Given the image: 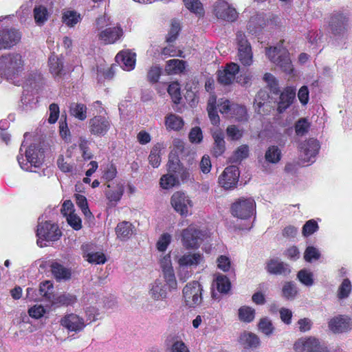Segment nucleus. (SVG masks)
I'll return each mask as SVG.
<instances>
[{"label": "nucleus", "instance_id": "nucleus-1", "mask_svg": "<svg viewBox=\"0 0 352 352\" xmlns=\"http://www.w3.org/2000/svg\"><path fill=\"white\" fill-rule=\"evenodd\" d=\"M25 59L16 52H10L0 56V76L8 80L19 76L24 70Z\"/></svg>", "mask_w": 352, "mask_h": 352}, {"label": "nucleus", "instance_id": "nucleus-2", "mask_svg": "<svg viewBox=\"0 0 352 352\" xmlns=\"http://www.w3.org/2000/svg\"><path fill=\"white\" fill-rule=\"evenodd\" d=\"M266 55L270 61L278 66L284 72L291 74L293 72L294 67L289 52L283 46V41L273 47L267 48Z\"/></svg>", "mask_w": 352, "mask_h": 352}, {"label": "nucleus", "instance_id": "nucleus-3", "mask_svg": "<svg viewBox=\"0 0 352 352\" xmlns=\"http://www.w3.org/2000/svg\"><path fill=\"white\" fill-rule=\"evenodd\" d=\"M37 245L41 248L47 246V242L59 239L61 232L58 226L50 221L39 223L36 230Z\"/></svg>", "mask_w": 352, "mask_h": 352}, {"label": "nucleus", "instance_id": "nucleus-4", "mask_svg": "<svg viewBox=\"0 0 352 352\" xmlns=\"http://www.w3.org/2000/svg\"><path fill=\"white\" fill-rule=\"evenodd\" d=\"M202 285L196 280L188 283L182 289V297L186 306L195 308L203 300Z\"/></svg>", "mask_w": 352, "mask_h": 352}, {"label": "nucleus", "instance_id": "nucleus-5", "mask_svg": "<svg viewBox=\"0 0 352 352\" xmlns=\"http://www.w3.org/2000/svg\"><path fill=\"white\" fill-rule=\"evenodd\" d=\"M43 159V151L35 145H30L25 151V158L22 155L17 157L21 168L31 172L34 171L32 167L36 168L42 164Z\"/></svg>", "mask_w": 352, "mask_h": 352}, {"label": "nucleus", "instance_id": "nucleus-6", "mask_svg": "<svg viewBox=\"0 0 352 352\" xmlns=\"http://www.w3.org/2000/svg\"><path fill=\"white\" fill-rule=\"evenodd\" d=\"M350 22V15L348 12H335L330 16L329 28L335 36L342 37L348 32Z\"/></svg>", "mask_w": 352, "mask_h": 352}, {"label": "nucleus", "instance_id": "nucleus-7", "mask_svg": "<svg viewBox=\"0 0 352 352\" xmlns=\"http://www.w3.org/2000/svg\"><path fill=\"white\" fill-rule=\"evenodd\" d=\"M256 203L252 198H239L231 206L232 214L241 219H247L254 213Z\"/></svg>", "mask_w": 352, "mask_h": 352}, {"label": "nucleus", "instance_id": "nucleus-8", "mask_svg": "<svg viewBox=\"0 0 352 352\" xmlns=\"http://www.w3.org/2000/svg\"><path fill=\"white\" fill-rule=\"evenodd\" d=\"M204 236V232L192 224L181 232L182 243L186 249L198 248Z\"/></svg>", "mask_w": 352, "mask_h": 352}, {"label": "nucleus", "instance_id": "nucleus-9", "mask_svg": "<svg viewBox=\"0 0 352 352\" xmlns=\"http://www.w3.org/2000/svg\"><path fill=\"white\" fill-rule=\"evenodd\" d=\"M170 205L181 216L187 217L192 214L193 202L190 197L182 191H177L172 195Z\"/></svg>", "mask_w": 352, "mask_h": 352}, {"label": "nucleus", "instance_id": "nucleus-10", "mask_svg": "<svg viewBox=\"0 0 352 352\" xmlns=\"http://www.w3.org/2000/svg\"><path fill=\"white\" fill-rule=\"evenodd\" d=\"M111 123L108 117L96 116L88 122L89 131L91 135L98 137L104 136L109 131Z\"/></svg>", "mask_w": 352, "mask_h": 352}, {"label": "nucleus", "instance_id": "nucleus-11", "mask_svg": "<svg viewBox=\"0 0 352 352\" xmlns=\"http://www.w3.org/2000/svg\"><path fill=\"white\" fill-rule=\"evenodd\" d=\"M296 352H330L315 338L298 339L294 345Z\"/></svg>", "mask_w": 352, "mask_h": 352}, {"label": "nucleus", "instance_id": "nucleus-12", "mask_svg": "<svg viewBox=\"0 0 352 352\" xmlns=\"http://www.w3.org/2000/svg\"><path fill=\"white\" fill-rule=\"evenodd\" d=\"M239 175V170L236 166H228L219 177V184L226 190L232 189L236 186Z\"/></svg>", "mask_w": 352, "mask_h": 352}, {"label": "nucleus", "instance_id": "nucleus-13", "mask_svg": "<svg viewBox=\"0 0 352 352\" xmlns=\"http://www.w3.org/2000/svg\"><path fill=\"white\" fill-rule=\"evenodd\" d=\"M238 42V57L240 62L245 66H249L252 63V52L250 43L242 32H238L236 34Z\"/></svg>", "mask_w": 352, "mask_h": 352}, {"label": "nucleus", "instance_id": "nucleus-14", "mask_svg": "<svg viewBox=\"0 0 352 352\" xmlns=\"http://www.w3.org/2000/svg\"><path fill=\"white\" fill-rule=\"evenodd\" d=\"M148 296L151 299L159 302L160 308L165 307L164 300L167 297L166 284L161 280H155L149 285Z\"/></svg>", "mask_w": 352, "mask_h": 352}, {"label": "nucleus", "instance_id": "nucleus-15", "mask_svg": "<svg viewBox=\"0 0 352 352\" xmlns=\"http://www.w3.org/2000/svg\"><path fill=\"white\" fill-rule=\"evenodd\" d=\"M320 149L319 142L314 138L301 143L300 146V159L303 162H313Z\"/></svg>", "mask_w": 352, "mask_h": 352}, {"label": "nucleus", "instance_id": "nucleus-16", "mask_svg": "<svg viewBox=\"0 0 352 352\" xmlns=\"http://www.w3.org/2000/svg\"><path fill=\"white\" fill-rule=\"evenodd\" d=\"M20 38L21 34L18 31L3 27L0 20V49L12 47L19 41Z\"/></svg>", "mask_w": 352, "mask_h": 352}, {"label": "nucleus", "instance_id": "nucleus-17", "mask_svg": "<svg viewBox=\"0 0 352 352\" xmlns=\"http://www.w3.org/2000/svg\"><path fill=\"white\" fill-rule=\"evenodd\" d=\"M214 13L220 19L234 21L238 17L235 8L225 1H219L214 6Z\"/></svg>", "mask_w": 352, "mask_h": 352}, {"label": "nucleus", "instance_id": "nucleus-18", "mask_svg": "<svg viewBox=\"0 0 352 352\" xmlns=\"http://www.w3.org/2000/svg\"><path fill=\"white\" fill-rule=\"evenodd\" d=\"M60 324L69 331L75 333L82 331L86 327L84 318L75 314H67L63 317Z\"/></svg>", "mask_w": 352, "mask_h": 352}, {"label": "nucleus", "instance_id": "nucleus-19", "mask_svg": "<svg viewBox=\"0 0 352 352\" xmlns=\"http://www.w3.org/2000/svg\"><path fill=\"white\" fill-rule=\"evenodd\" d=\"M204 262V254L200 252H186L178 256L177 263L179 267L195 268Z\"/></svg>", "mask_w": 352, "mask_h": 352}, {"label": "nucleus", "instance_id": "nucleus-20", "mask_svg": "<svg viewBox=\"0 0 352 352\" xmlns=\"http://www.w3.org/2000/svg\"><path fill=\"white\" fill-rule=\"evenodd\" d=\"M160 264L163 271L164 278L166 279L169 287L171 289H175L177 287V281L170 254L163 256L160 260Z\"/></svg>", "mask_w": 352, "mask_h": 352}, {"label": "nucleus", "instance_id": "nucleus-21", "mask_svg": "<svg viewBox=\"0 0 352 352\" xmlns=\"http://www.w3.org/2000/svg\"><path fill=\"white\" fill-rule=\"evenodd\" d=\"M239 72V66L234 63H230L226 65L223 70L217 72L218 82L223 85L232 84L236 78V75Z\"/></svg>", "mask_w": 352, "mask_h": 352}, {"label": "nucleus", "instance_id": "nucleus-22", "mask_svg": "<svg viewBox=\"0 0 352 352\" xmlns=\"http://www.w3.org/2000/svg\"><path fill=\"white\" fill-rule=\"evenodd\" d=\"M116 62L126 71H131L135 68L136 54L129 50L120 52L116 56Z\"/></svg>", "mask_w": 352, "mask_h": 352}, {"label": "nucleus", "instance_id": "nucleus-23", "mask_svg": "<svg viewBox=\"0 0 352 352\" xmlns=\"http://www.w3.org/2000/svg\"><path fill=\"white\" fill-rule=\"evenodd\" d=\"M329 327L336 333L347 331L351 328V319L346 316H336L329 322Z\"/></svg>", "mask_w": 352, "mask_h": 352}, {"label": "nucleus", "instance_id": "nucleus-24", "mask_svg": "<svg viewBox=\"0 0 352 352\" xmlns=\"http://www.w3.org/2000/svg\"><path fill=\"white\" fill-rule=\"evenodd\" d=\"M296 98V89L292 87H286L280 94L278 102L277 110L279 113L285 111L294 102Z\"/></svg>", "mask_w": 352, "mask_h": 352}, {"label": "nucleus", "instance_id": "nucleus-25", "mask_svg": "<svg viewBox=\"0 0 352 352\" xmlns=\"http://www.w3.org/2000/svg\"><path fill=\"white\" fill-rule=\"evenodd\" d=\"M266 270L268 273L275 275L287 276L291 270L288 264L278 259H271L267 263Z\"/></svg>", "mask_w": 352, "mask_h": 352}, {"label": "nucleus", "instance_id": "nucleus-26", "mask_svg": "<svg viewBox=\"0 0 352 352\" xmlns=\"http://www.w3.org/2000/svg\"><path fill=\"white\" fill-rule=\"evenodd\" d=\"M122 30L120 27L107 28L99 34V39L104 44L113 43L122 36Z\"/></svg>", "mask_w": 352, "mask_h": 352}, {"label": "nucleus", "instance_id": "nucleus-27", "mask_svg": "<svg viewBox=\"0 0 352 352\" xmlns=\"http://www.w3.org/2000/svg\"><path fill=\"white\" fill-rule=\"evenodd\" d=\"M134 226L129 221H122L117 225L116 232L117 237L121 241H126L135 233Z\"/></svg>", "mask_w": 352, "mask_h": 352}, {"label": "nucleus", "instance_id": "nucleus-28", "mask_svg": "<svg viewBox=\"0 0 352 352\" xmlns=\"http://www.w3.org/2000/svg\"><path fill=\"white\" fill-rule=\"evenodd\" d=\"M48 65L50 73L55 78H60L65 74L63 69V60L62 57L52 54L49 57Z\"/></svg>", "mask_w": 352, "mask_h": 352}, {"label": "nucleus", "instance_id": "nucleus-29", "mask_svg": "<svg viewBox=\"0 0 352 352\" xmlns=\"http://www.w3.org/2000/svg\"><path fill=\"white\" fill-rule=\"evenodd\" d=\"M212 138L214 141L212 153L215 157H219L226 150L224 134L222 131L216 130L212 133Z\"/></svg>", "mask_w": 352, "mask_h": 352}, {"label": "nucleus", "instance_id": "nucleus-30", "mask_svg": "<svg viewBox=\"0 0 352 352\" xmlns=\"http://www.w3.org/2000/svg\"><path fill=\"white\" fill-rule=\"evenodd\" d=\"M267 23L263 14H256L250 18L248 24V30L252 34H256L267 25Z\"/></svg>", "mask_w": 352, "mask_h": 352}, {"label": "nucleus", "instance_id": "nucleus-31", "mask_svg": "<svg viewBox=\"0 0 352 352\" xmlns=\"http://www.w3.org/2000/svg\"><path fill=\"white\" fill-rule=\"evenodd\" d=\"M51 271L54 277L58 281L66 280L71 277L70 270L58 263L52 264Z\"/></svg>", "mask_w": 352, "mask_h": 352}, {"label": "nucleus", "instance_id": "nucleus-32", "mask_svg": "<svg viewBox=\"0 0 352 352\" xmlns=\"http://www.w3.org/2000/svg\"><path fill=\"white\" fill-rule=\"evenodd\" d=\"M87 248L88 245L83 246V248ZM83 257L90 263L100 265L104 264L107 259L105 255L101 252H94L84 249Z\"/></svg>", "mask_w": 352, "mask_h": 352}, {"label": "nucleus", "instance_id": "nucleus-33", "mask_svg": "<svg viewBox=\"0 0 352 352\" xmlns=\"http://www.w3.org/2000/svg\"><path fill=\"white\" fill-rule=\"evenodd\" d=\"M239 342L245 349L256 348L260 343L259 338L252 333L244 332L239 338Z\"/></svg>", "mask_w": 352, "mask_h": 352}, {"label": "nucleus", "instance_id": "nucleus-34", "mask_svg": "<svg viewBox=\"0 0 352 352\" xmlns=\"http://www.w3.org/2000/svg\"><path fill=\"white\" fill-rule=\"evenodd\" d=\"M184 124L183 119L176 114L170 113L166 116L165 124L169 130L179 131L182 129Z\"/></svg>", "mask_w": 352, "mask_h": 352}, {"label": "nucleus", "instance_id": "nucleus-35", "mask_svg": "<svg viewBox=\"0 0 352 352\" xmlns=\"http://www.w3.org/2000/svg\"><path fill=\"white\" fill-rule=\"evenodd\" d=\"M33 14L35 23L39 26L43 25L50 16L47 8L41 5L34 7Z\"/></svg>", "mask_w": 352, "mask_h": 352}, {"label": "nucleus", "instance_id": "nucleus-36", "mask_svg": "<svg viewBox=\"0 0 352 352\" xmlns=\"http://www.w3.org/2000/svg\"><path fill=\"white\" fill-rule=\"evenodd\" d=\"M80 21V14L75 10H65L63 13L62 21L69 28L74 27Z\"/></svg>", "mask_w": 352, "mask_h": 352}, {"label": "nucleus", "instance_id": "nucleus-37", "mask_svg": "<svg viewBox=\"0 0 352 352\" xmlns=\"http://www.w3.org/2000/svg\"><path fill=\"white\" fill-rule=\"evenodd\" d=\"M69 113L79 120H85L87 118V107L81 103L72 102L69 105Z\"/></svg>", "mask_w": 352, "mask_h": 352}, {"label": "nucleus", "instance_id": "nucleus-38", "mask_svg": "<svg viewBox=\"0 0 352 352\" xmlns=\"http://www.w3.org/2000/svg\"><path fill=\"white\" fill-rule=\"evenodd\" d=\"M281 158V152L276 146H270L265 154V161L271 164H277Z\"/></svg>", "mask_w": 352, "mask_h": 352}, {"label": "nucleus", "instance_id": "nucleus-39", "mask_svg": "<svg viewBox=\"0 0 352 352\" xmlns=\"http://www.w3.org/2000/svg\"><path fill=\"white\" fill-rule=\"evenodd\" d=\"M185 62L179 59H171L167 61L166 70L168 74H178L185 69Z\"/></svg>", "mask_w": 352, "mask_h": 352}, {"label": "nucleus", "instance_id": "nucleus-40", "mask_svg": "<svg viewBox=\"0 0 352 352\" xmlns=\"http://www.w3.org/2000/svg\"><path fill=\"white\" fill-rule=\"evenodd\" d=\"M214 285L221 293H227L230 289V282L225 275L218 274L215 278Z\"/></svg>", "mask_w": 352, "mask_h": 352}, {"label": "nucleus", "instance_id": "nucleus-41", "mask_svg": "<svg viewBox=\"0 0 352 352\" xmlns=\"http://www.w3.org/2000/svg\"><path fill=\"white\" fill-rule=\"evenodd\" d=\"M255 317V310L248 306H243L239 309V318L244 322H252Z\"/></svg>", "mask_w": 352, "mask_h": 352}, {"label": "nucleus", "instance_id": "nucleus-42", "mask_svg": "<svg viewBox=\"0 0 352 352\" xmlns=\"http://www.w3.org/2000/svg\"><path fill=\"white\" fill-rule=\"evenodd\" d=\"M351 289L352 285L351 281L348 278H344L338 289V298L340 300L348 298L351 292Z\"/></svg>", "mask_w": 352, "mask_h": 352}, {"label": "nucleus", "instance_id": "nucleus-43", "mask_svg": "<svg viewBox=\"0 0 352 352\" xmlns=\"http://www.w3.org/2000/svg\"><path fill=\"white\" fill-rule=\"evenodd\" d=\"M162 148V145L157 144L153 146L151 149L150 155L148 156V160L151 165L157 168L160 166L161 162L160 152Z\"/></svg>", "mask_w": 352, "mask_h": 352}, {"label": "nucleus", "instance_id": "nucleus-44", "mask_svg": "<svg viewBox=\"0 0 352 352\" xmlns=\"http://www.w3.org/2000/svg\"><path fill=\"white\" fill-rule=\"evenodd\" d=\"M298 290L294 282H285L282 289V295L287 300L294 299L297 295Z\"/></svg>", "mask_w": 352, "mask_h": 352}, {"label": "nucleus", "instance_id": "nucleus-45", "mask_svg": "<svg viewBox=\"0 0 352 352\" xmlns=\"http://www.w3.org/2000/svg\"><path fill=\"white\" fill-rule=\"evenodd\" d=\"M249 155V147L248 145L243 144L237 148L234 152L233 155L230 157V162L232 163L239 162L243 159L248 157Z\"/></svg>", "mask_w": 352, "mask_h": 352}, {"label": "nucleus", "instance_id": "nucleus-46", "mask_svg": "<svg viewBox=\"0 0 352 352\" xmlns=\"http://www.w3.org/2000/svg\"><path fill=\"white\" fill-rule=\"evenodd\" d=\"M230 115L238 121H247L248 118L245 107L237 104H232Z\"/></svg>", "mask_w": 352, "mask_h": 352}, {"label": "nucleus", "instance_id": "nucleus-47", "mask_svg": "<svg viewBox=\"0 0 352 352\" xmlns=\"http://www.w3.org/2000/svg\"><path fill=\"white\" fill-rule=\"evenodd\" d=\"M184 5L190 12L201 16L204 15V8L201 3L198 0H183Z\"/></svg>", "mask_w": 352, "mask_h": 352}, {"label": "nucleus", "instance_id": "nucleus-48", "mask_svg": "<svg viewBox=\"0 0 352 352\" xmlns=\"http://www.w3.org/2000/svg\"><path fill=\"white\" fill-rule=\"evenodd\" d=\"M177 184L178 180L172 173L162 175L160 181V185L164 189H170Z\"/></svg>", "mask_w": 352, "mask_h": 352}, {"label": "nucleus", "instance_id": "nucleus-49", "mask_svg": "<svg viewBox=\"0 0 352 352\" xmlns=\"http://www.w3.org/2000/svg\"><path fill=\"white\" fill-rule=\"evenodd\" d=\"M76 205L80 208L82 213L87 217H91L92 214L88 207V204L86 197L80 194L75 195Z\"/></svg>", "mask_w": 352, "mask_h": 352}, {"label": "nucleus", "instance_id": "nucleus-50", "mask_svg": "<svg viewBox=\"0 0 352 352\" xmlns=\"http://www.w3.org/2000/svg\"><path fill=\"white\" fill-rule=\"evenodd\" d=\"M76 302V298L75 296L70 294H63L55 299L54 303L63 306H68L74 305Z\"/></svg>", "mask_w": 352, "mask_h": 352}, {"label": "nucleus", "instance_id": "nucleus-51", "mask_svg": "<svg viewBox=\"0 0 352 352\" xmlns=\"http://www.w3.org/2000/svg\"><path fill=\"white\" fill-rule=\"evenodd\" d=\"M172 236L168 233H163L160 236L157 243V249L160 252H165L171 242Z\"/></svg>", "mask_w": 352, "mask_h": 352}, {"label": "nucleus", "instance_id": "nucleus-52", "mask_svg": "<svg viewBox=\"0 0 352 352\" xmlns=\"http://www.w3.org/2000/svg\"><path fill=\"white\" fill-rule=\"evenodd\" d=\"M298 280L306 286H311L314 284L313 274L307 270H301L298 273Z\"/></svg>", "mask_w": 352, "mask_h": 352}, {"label": "nucleus", "instance_id": "nucleus-53", "mask_svg": "<svg viewBox=\"0 0 352 352\" xmlns=\"http://www.w3.org/2000/svg\"><path fill=\"white\" fill-rule=\"evenodd\" d=\"M168 92L171 96L173 101L177 104L181 100L180 87L178 82H174L169 85Z\"/></svg>", "mask_w": 352, "mask_h": 352}, {"label": "nucleus", "instance_id": "nucleus-54", "mask_svg": "<svg viewBox=\"0 0 352 352\" xmlns=\"http://www.w3.org/2000/svg\"><path fill=\"white\" fill-rule=\"evenodd\" d=\"M310 124L306 118L299 119L295 124V131L298 135H304L308 132Z\"/></svg>", "mask_w": 352, "mask_h": 352}, {"label": "nucleus", "instance_id": "nucleus-55", "mask_svg": "<svg viewBox=\"0 0 352 352\" xmlns=\"http://www.w3.org/2000/svg\"><path fill=\"white\" fill-rule=\"evenodd\" d=\"M124 192V186L118 184L115 190L107 191L106 196L109 201L118 202L122 197Z\"/></svg>", "mask_w": 352, "mask_h": 352}, {"label": "nucleus", "instance_id": "nucleus-56", "mask_svg": "<svg viewBox=\"0 0 352 352\" xmlns=\"http://www.w3.org/2000/svg\"><path fill=\"white\" fill-rule=\"evenodd\" d=\"M259 330L265 335L269 336L274 331V327L270 320L267 318H264L260 320L258 323Z\"/></svg>", "mask_w": 352, "mask_h": 352}, {"label": "nucleus", "instance_id": "nucleus-57", "mask_svg": "<svg viewBox=\"0 0 352 352\" xmlns=\"http://www.w3.org/2000/svg\"><path fill=\"white\" fill-rule=\"evenodd\" d=\"M318 229V225L317 222L311 219L307 221L302 227V233L304 236H309L316 232Z\"/></svg>", "mask_w": 352, "mask_h": 352}, {"label": "nucleus", "instance_id": "nucleus-58", "mask_svg": "<svg viewBox=\"0 0 352 352\" xmlns=\"http://www.w3.org/2000/svg\"><path fill=\"white\" fill-rule=\"evenodd\" d=\"M188 138L189 140L192 143H200L203 140V134L201 129L198 126L192 128L189 133Z\"/></svg>", "mask_w": 352, "mask_h": 352}, {"label": "nucleus", "instance_id": "nucleus-59", "mask_svg": "<svg viewBox=\"0 0 352 352\" xmlns=\"http://www.w3.org/2000/svg\"><path fill=\"white\" fill-rule=\"evenodd\" d=\"M320 254L319 251L313 246L307 248L305 254L304 258L307 262H311L313 260H317L320 258Z\"/></svg>", "mask_w": 352, "mask_h": 352}, {"label": "nucleus", "instance_id": "nucleus-60", "mask_svg": "<svg viewBox=\"0 0 352 352\" xmlns=\"http://www.w3.org/2000/svg\"><path fill=\"white\" fill-rule=\"evenodd\" d=\"M68 224L74 230H78L82 228V221L80 218L76 214H69L66 217Z\"/></svg>", "mask_w": 352, "mask_h": 352}, {"label": "nucleus", "instance_id": "nucleus-61", "mask_svg": "<svg viewBox=\"0 0 352 352\" xmlns=\"http://www.w3.org/2000/svg\"><path fill=\"white\" fill-rule=\"evenodd\" d=\"M117 175L116 167L112 164H107L103 170V178L107 181H111L116 177Z\"/></svg>", "mask_w": 352, "mask_h": 352}, {"label": "nucleus", "instance_id": "nucleus-62", "mask_svg": "<svg viewBox=\"0 0 352 352\" xmlns=\"http://www.w3.org/2000/svg\"><path fill=\"white\" fill-rule=\"evenodd\" d=\"M28 313L32 318L38 319L45 314V309L41 305H36L29 309Z\"/></svg>", "mask_w": 352, "mask_h": 352}, {"label": "nucleus", "instance_id": "nucleus-63", "mask_svg": "<svg viewBox=\"0 0 352 352\" xmlns=\"http://www.w3.org/2000/svg\"><path fill=\"white\" fill-rule=\"evenodd\" d=\"M52 289V283L49 280H46L41 283L39 287V293L41 296L50 299Z\"/></svg>", "mask_w": 352, "mask_h": 352}, {"label": "nucleus", "instance_id": "nucleus-64", "mask_svg": "<svg viewBox=\"0 0 352 352\" xmlns=\"http://www.w3.org/2000/svg\"><path fill=\"white\" fill-rule=\"evenodd\" d=\"M169 352H190V351L183 341L176 340L170 347Z\"/></svg>", "mask_w": 352, "mask_h": 352}]
</instances>
